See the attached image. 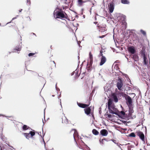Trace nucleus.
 Returning a JSON list of instances; mask_svg holds the SVG:
<instances>
[{"label": "nucleus", "mask_w": 150, "mask_h": 150, "mask_svg": "<svg viewBox=\"0 0 150 150\" xmlns=\"http://www.w3.org/2000/svg\"><path fill=\"white\" fill-rule=\"evenodd\" d=\"M53 14L54 18H66L67 16L66 14L61 9L57 8L54 11Z\"/></svg>", "instance_id": "nucleus-1"}, {"label": "nucleus", "mask_w": 150, "mask_h": 150, "mask_svg": "<svg viewBox=\"0 0 150 150\" xmlns=\"http://www.w3.org/2000/svg\"><path fill=\"white\" fill-rule=\"evenodd\" d=\"M125 99L126 100L127 104L129 108L132 106V101L131 98L129 96L125 95Z\"/></svg>", "instance_id": "nucleus-2"}, {"label": "nucleus", "mask_w": 150, "mask_h": 150, "mask_svg": "<svg viewBox=\"0 0 150 150\" xmlns=\"http://www.w3.org/2000/svg\"><path fill=\"white\" fill-rule=\"evenodd\" d=\"M123 84L122 81L120 79H119L117 83V86L118 90H121V88L122 87Z\"/></svg>", "instance_id": "nucleus-3"}, {"label": "nucleus", "mask_w": 150, "mask_h": 150, "mask_svg": "<svg viewBox=\"0 0 150 150\" xmlns=\"http://www.w3.org/2000/svg\"><path fill=\"white\" fill-rule=\"evenodd\" d=\"M137 134L143 141H144V136L142 132H139L137 133Z\"/></svg>", "instance_id": "nucleus-4"}, {"label": "nucleus", "mask_w": 150, "mask_h": 150, "mask_svg": "<svg viewBox=\"0 0 150 150\" xmlns=\"http://www.w3.org/2000/svg\"><path fill=\"white\" fill-rule=\"evenodd\" d=\"M106 61V57L104 56H102L100 58V66L104 64Z\"/></svg>", "instance_id": "nucleus-5"}, {"label": "nucleus", "mask_w": 150, "mask_h": 150, "mask_svg": "<svg viewBox=\"0 0 150 150\" xmlns=\"http://www.w3.org/2000/svg\"><path fill=\"white\" fill-rule=\"evenodd\" d=\"M114 8V4L112 2L110 4V6L109 8V11L110 13H112Z\"/></svg>", "instance_id": "nucleus-6"}, {"label": "nucleus", "mask_w": 150, "mask_h": 150, "mask_svg": "<svg viewBox=\"0 0 150 150\" xmlns=\"http://www.w3.org/2000/svg\"><path fill=\"white\" fill-rule=\"evenodd\" d=\"M71 133L73 134V136L75 140V137H76L78 136V133L77 131L74 129H73L71 130Z\"/></svg>", "instance_id": "nucleus-7"}, {"label": "nucleus", "mask_w": 150, "mask_h": 150, "mask_svg": "<svg viewBox=\"0 0 150 150\" xmlns=\"http://www.w3.org/2000/svg\"><path fill=\"white\" fill-rule=\"evenodd\" d=\"M89 64L91 66L93 63V57L91 52L89 53Z\"/></svg>", "instance_id": "nucleus-8"}, {"label": "nucleus", "mask_w": 150, "mask_h": 150, "mask_svg": "<svg viewBox=\"0 0 150 150\" xmlns=\"http://www.w3.org/2000/svg\"><path fill=\"white\" fill-rule=\"evenodd\" d=\"M100 133L103 136H106L108 134V132L106 130L103 129L100 131Z\"/></svg>", "instance_id": "nucleus-9"}, {"label": "nucleus", "mask_w": 150, "mask_h": 150, "mask_svg": "<svg viewBox=\"0 0 150 150\" xmlns=\"http://www.w3.org/2000/svg\"><path fill=\"white\" fill-rule=\"evenodd\" d=\"M21 49V45H19L18 46H17L16 47L15 49L13 50V52H16V51L17 52H19L20 51Z\"/></svg>", "instance_id": "nucleus-10"}, {"label": "nucleus", "mask_w": 150, "mask_h": 150, "mask_svg": "<svg viewBox=\"0 0 150 150\" xmlns=\"http://www.w3.org/2000/svg\"><path fill=\"white\" fill-rule=\"evenodd\" d=\"M0 150H8V146L6 144H3L0 145Z\"/></svg>", "instance_id": "nucleus-11"}, {"label": "nucleus", "mask_w": 150, "mask_h": 150, "mask_svg": "<svg viewBox=\"0 0 150 150\" xmlns=\"http://www.w3.org/2000/svg\"><path fill=\"white\" fill-rule=\"evenodd\" d=\"M128 50L129 52L132 54H134L135 52V50L134 47L132 46L129 47L128 48Z\"/></svg>", "instance_id": "nucleus-12"}, {"label": "nucleus", "mask_w": 150, "mask_h": 150, "mask_svg": "<svg viewBox=\"0 0 150 150\" xmlns=\"http://www.w3.org/2000/svg\"><path fill=\"white\" fill-rule=\"evenodd\" d=\"M78 105L80 107L85 108L88 107L89 105H86L85 104H83L81 103H77Z\"/></svg>", "instance_id": "nucleus-13"}, {"label": "nucleus", "mask_w": 150, "mask_h": 150, "mask_svg": "<svg viewBox=\"0 0 150 150\" xmlns=\"http://www.w3.org/2000/svg\"><path fill=\"white\" fill-rule=\"evenodd\" d=\"M85 113L87 115H88L90 113L91 109L89 107L86 108L84 109Z\"/></svg>", "instance_id": "nucleus-14"}, {"label": "nucleus", "mask_w": 150, "mask_h": 150, "mask_svg": "<svg viewBox=\"0 0 150 150\" xmlns=\"http://www.w3.org/2000/svg\"><path fill=\"white\" fill-rule=\"evenodd\" d=\"M113 105L112 100L110 99H109L108 103V108H110V106Z\"/></svg>", "instance_id": "nucleus-15"}, {"label": "nucleus", "mask_w": 150, "mask_h": 150, "mask_svg": "<svg viewBox=\"0 0 150 150\" xmlns=\"http://www.w3.org/2000/svg\"><path fill=\"white\" fill-rule=\"evenodd\" d=\"M108 109L109 110V112L110 113L115 114L120 116V115L118 114L116 112H114L113 110H112L111 109H110V108H108Z\"/></svg>", "instance_id": "nucleus-16"}, {"label": "nucleus", "mask_w": 150, "mask_h": 150, "mask_svg": "<svg viewBox=\"0 0 150 150\" xmlns=\"http://www.w3.org/2000/svg\"><path fill=\"white\" fill-rule=\"evenodd\" d=\"M100 31L101 32H104L107 30V28L105 26L100 27L99 28Z\"/></svg>", "instance_id": "nucleus-17"}, {"label": "nucleus", "mask_w": 150, "mask_h": 150, "mask_svg": "<svg viewBox=\"0 0 150 150\" xmlns=\"http://www.w3.org/2000/svg\"><path fill=\"white\" fill-rule=\"evenodd\" d=\"M121 3L124 4H129V2L127 0H121Z\"/></svg>", "instance_id": "nucleus-18"}, {"label": "nucleus", "mask_w": 150, "mask_h": 150, "mask_svg": "<svg viewBox=\"0 0 150 150\" xmlns=\"http://www.w3.org/2000/svg\"><path fill=\"white\" fill-rule=\"evenodd\" d=\"M144 62L145 65L146 64L148 63V60L147 58L145 57V55L143 56Z\"/></svg>", "instance_id": "nucleus-19"}, {"label": "nucleus", "mask_w": 150, "mask_h": 150, "mask_svg": "<svg viewBox=\"0 0 150 150\" xmlns=\"http://www.w3.org/2000/svg\"><path fill=\"white\" fill-rule=\"evenodd\" d=\"M85 1H83L82 0H78V5L79 6H81L83 3L85 2Z\"/></svg>", "instance_id": "nucleus-20"}, {"label": "nucleus", "mask_w": 150, "mask_h": 150, "mask_svg": "<svg viewBox=\"0 0 150 150\" xmlns=\"http://www.w3.org/2000/svg\"><path fill=\"white\" fill-rule=\"evenodd\" d=\"M93 133L95 135H97L98 134V132L96 129H93L92 130Z\"/></svg>", "instance_id": "nucleus-21"}, {"label": "nucleus", "mask_w": 150, "mask_h": 150, "mask_svg": "<svg viewBox=\"0 0 150 150\" xmlns=\"http://www.w3.org/2000/svg\"><path fill=\"white\" fill-rule=\"evenodd\" d=\"M24 135L26 137V138L28 139L30 137V134L29 133H24Z\"/></svg>", "instance_id": "nucleus-22"}, {"label": "nucleus", "mask_w": 150, "mask_h": 150, "mask_svg": "<svg viewBox=\"0 0 150 150\" xmlns=\"http://www.w3.org/2000/svg\"><path fill=\"white\" fill-rule=\"evenodd\" d=\"M105 140V139H100L99 140V142L100 143V144L101 146H103L104 144V143L103 142V140Z\"/></svg>", "instance_id": "nucleus-23"}, {"label": "nucleus", "mask_w": 150, "mask_h": 150, "mask_svg": "<svg viewBox=\"0 0 150 150\" xmlns=\"http://www.w3.org/2000/svg\"><path fill=\"white\" fill-rule=\"evenodd\" d=\"M133 58L135 61H137L138 59V56L136 55H134L133 56Z\"/></svg>", "instance_id": "nucleus-24"}, {"label": "nucleus", "mask_w": 150, "mask_h": 150, "mask_svg": "<svg viewBox=\"0 0 150 150\" xmlns=\"http://www.w3.org/2000/svg\"><path fill=\"white\" fill-rule=\"evenodd\" d=\"M113 99L115 102H118V99L117 97L116 96H113Z\"/></svg>", "instance_id": "nucleus-25"}, {"label": "nucleus", "mask_w": 150, "mask_h": 150, "mask_svg": "<svg viewBox=\"0 0 150 150\" xmlns=\"http://www.w3.org/2000/svg\"><path fill=\"white\" fill-rule=\"evenodd\" d=\"M28 127L25 125H24L23 127V129L24 130H26L28 129Z\"/></svg>", "instance_id": "nucleus-26"}, {"label": "nucleus", "mask_w": 150, "mask_h": 150, "mask_svg": "<svg viewBox=\"0 0 150 150\" xmlns=\"http://www.w3.org/2000/svg\"><path fill=\"white\" fill-rule=\"evenodd\" d=\"M29 133L30 134L31 137H33L35 135V133L34 132L30 131Z\"/></svg>", "instance_id": "nucleus-27"}, {"label": "nucleus", "mask_w": 150, "mask_h": 150, "mask_svg": "<svg viewBox=\"0 0 150 150\" xmlns=\"http://www.w3.org/2000/svg\"><path fill=\"white\" fill-rule=\"evenodd\" d=\"M123 75L127 79V80H130V79L129 78L128 76L125 74H123Z\"/></svg>", "instance_id": "nucleus-28"}, {"label": "nucleus", "mask_w": 150, "mask_h": 150, "mask_svg": "<svg viewBox=\"0 0 150 150\" xmlns=\"http://www.w3.org/2000/svg\"><path fill=\"white\" fill-rule=\"evenodd\" d=\"M129 136L131 137H135V135L134 133L133 132L129 134Z\"/></svg>", "instance_id": "nucleus-29"}, {"label": "nucleus", "mask_w": 150, "mask_h": 150, "mask_svg": "<svg viewBox=\"0 0 150 150\" xmlns=\"http://www.w3.org/2000/svg\"><path fill=\"white\" fill-rule=\"evenodd\" d=\"M141 32L144 35H145L146 34V32L145 31L142 30H140Z\"/></svg>", "instance_id": "nucleus-30"}, {"label": "nucleus", "mask_w": 150, "mask_h": 150, "mask_svg": "<svg viewBox=\"0 0 150 150\" xmlns=\"http://www.w3.org/2000/svg\"><path fill=\"white\" fill-rule=\"evenodd\" d=\"M110 109H111L113 110H114L115 109L113 105L110 106Z\"/></svg>", "instance_id": "nucleus-31"}, {"label": "nucleus", "mask_w": 150, "mask_h": 150, "mask_svg": "<svg viewBox=\"0 0 150 150\" xmlns=\"http://www.w3.org/2000/svg\"><path fill=\"white\" fill-rule=\"evenodd\" d=\"M35 54V53H30L28 54V55L29 57H30V56H33V55H34Z\"/></svg>", "instance_id": "nucleus-32"}, {"label": "nucleus", "mask_w": 150, "mask_h": 150, "mask_svg": "<svg viewBox=\"0 0 150 150\" xmlns=\"http://www.w3.org/2000/svg\"><path fill=\"white\" fill-rule=\"evenodd\" d=\"M27 4L28 5H30L31 4V2L30 0H27Z\"/></svg>", "instance_id": "nucleus-33"}, {"label": "nucleus", "mask_w": 150, "mask_h": 150, "mask_svg": "<svg viewBox=\"0 0 150 150\" xmlns=\"http://www.w3.org/2000/svg\"><path fill=\"white\" fill-rule=\"evenodd\" d=\"M129 95H131V96L132 97H133V98L135 96V94L134 93H129Z\"/></svg>", "instance_id": "nucleus-34"}, {"label": "nucleus", "mask_w": 150, "mask_h": 150, "mask_svg": "<svg viewBox=\"0 0 150 150\" xmlns=\"http://www.w3.org/2000/svg\"><path fill=\"white\" fill-rule=\"evenodd\" d=\"M120 113L121 115L123 116L125 114V113L124 111H122L120 112Z\"/></svg>", "instance_id": "nucleus-35"}, {"label": "nucleus", "mask_w": 150, "mask_h": 150, "mask_svg": "<svg viewBox=\"0 0 150 150\" xmlns=\"http://www.w3.org/2000/svg\"><path fill=\"white\" fill-rule=\"evenodd\" d=\"M104 91H105V92H106V91L108 92V91H107V87H106V86H105L104 87Z\"/></svg>", "instance_id": "nucleus-36"}, {"label": "nucleus", "mask_w": 150, "mask_h": 150, "mask_svg": "<svg viewBox=\"0 0 150 150\" xmlns=\"http://www.w3.org/2000/svg\"><path fill=\"white\" fill-rule=\"evenodd\" d=\"M102 56H103V52L101 51H100V54H99V56H101V57H102Z\"/></svg>", "instance_id": "nucleus-37"}, {"label": "nucleus", "mask_w": 150, "mask_h": 150, "mask_svg": "<svg viewBox=\"0 0 150 150\" xmlns=\"http://www.w3.org/2000/svg\"><path fill=\"white\" fill-rule=\"evenodd\" d=\"M42 138L43 139V142L44 144L45 147V141L44 140V139H43V137H42Z\"/></svg>", "instance_id": "nucleus-38"}, {"label": "nucleus", "mask_w": 150, "mask_h": 150, "mask_svg": "<svg viewBox=\"0 0 150 150\" xmlns=\"http://www.w3.org/2000/svg\"><path fill=\"white\" fill-rule=\"evenodd\" d=\"M34 35L35 36H36V35L34 33H31V34H30V35Z\"/></svg>", "instance_id": "nucleus-39"}, {"label": "nucleus", "mask_w": 150, "mask_h": 150, "mask_svg": "<svg viewBox=\"0 0 150 150\" xmlns=\"http://www.w3.org/2000/svg\"><path fill=\"white\" fill-rule=\"evenodd\" d=\"M104 37H105V35H102L101 36H99V37L100 38H104Z\"/></svg>", "instance_id": "nucleus-40"}, {"label": "nucleus", "mask_w": 150, "mask_h": 150, "mask_svg": "<svg viewBox=\"0 0 150 150\" xmlns=\"http://www.w3.org/2000/svg\"><path fill=\"white\" fill-rule=\"evenodd\" d=\"M108 116L109 117H111V115H110V114H109V115H108Z\"/></svg>", "instance_id": "nucleus-41"}, {"label": "nucleus", "mask_w": 150, "mask_h": 150, "mask_svg": "<svg viewBox=\"0 0 150 150\" xmlns=\"http://www.w3.org/2000/svg\"><path fill=\"white\" fill-rule=\"evenodd\" d=\"M85 146H86L87 147H88V149H89V150H90V148H89V147H88V146H87V145H86V144H85Z\"/></svg>", "instance_id": "nucleus-42"}, {"label": "nucleus", "mask_w": 150, "mask_h": 150, "mask_svg": "<svg viewBox=\"0 0 150 150\" xmlns=\"http://www.w3.org/2000/svg\"><path fill=\"white\" fill-rule=\"evenodd\" d=\"M66 122H65L66 123H67L68 122V120L67 119H66Z\"/></svg>", "instance_id": "nucleus-43"}, {"label": "nucleus", "mask_w": 150, "mask_h": 150, "mask_svg": "<svg viewBox=\"0 0 150 150\" xmlns=\"http://www.w3.org/2000/svg\"><path fill=\"white\" fill-rule=\"evenodd\" d=\"M16 17H15L14 18H12V20H13L15 19H16Z\"/></svg>", "instance_id": "nucleus-44"}, {"label": "nucleus", "mask_w": 150, "mask_h": 150, "mask_svg": "<svg viewBox=\"0 0 150 150\" xmlns=\"http://www.w3.org/2000/svg\"><path fill=\"white\" fill-rule=\"evenodd\" d=\"M149 90L148 91V90H147V91H146V93H147L148 92V93H149Z\"/></svg>", "instance_id": "nucleus-45"}, {"label": "nucleus", "mask_w": 150, "mask_h": 150, "mask_svg": "<svg viewBox=\"0 0 150 150\" xmlns=\"http://www.w3.org/2000/svg\"><path fill=\"white\" fill-rule=\"evenodd\" d=\"M5 117H12L11 116H5Z\"/></svg>", "instance_id": "nucleus-46"}, {"label": "nucleus", "mask_w": 150, "mask_h": 150, "mask_svg": "<svg viewBox=\"0 0 150 150\" xmlns=\"http://www.w3.org/2000/svg\"><path fill=\"white\" fill-rule=\"evenodd\" d=\"M97 23V22H94V23L95 24H96Z\"/></svg>", "instance_id": "nucleus-47"}, {"label": "nucleus", "mask_w": 150, "mask_h": 150, "mask_svg": "<svg viewBox=\"0 0 150 150\" xmlns=\"http://www.w3.org/2000/svg\"><path fill=\"white\" fill-rule=\"evenodd\" d=\"M60 101H61V99H60ZM60 105H61V107L62 108V104H61V101H60Z\"/></svg>", "instance_id": "nucleus-48"}, {"label": "nucleus", "mask_w": 150, "mask_h": 150, "mask_svg": "<svg viewBox=\"0 0 150 150\" xmlns=\"http://www.w3.org/2000/svg\"><path fill=\"white\" fill-rule=\"evenodd\" d=\"M0 116H5L4 115H0Z\"/></svg>", "instance_id": "nucleus-49"}, {"label": "nucleus", "mask_w": 150, "mask_h": 150, "mask_svg": "<svg viewBox=\"0 0 150 150\" xmlns=\"http://www.w3.org/2000/svg\"><path fill=\"white\" fill-rule=\"evenodd\" d=\"M11 22H8V23H6V25H7V24H8V23H11Z\"/></svg>", "instance_id": "nucleus-50"}, {"label": "nucleus", "mask_w": 150, "mask_h": 150, "mask_svg": "<svg viewBox=\"0 0 150 150\" xmlns=\"http://www.w3.org/2000/svg\"><path fill=\"white\" fill-rule=\"evenodd\" d=\"M22 9H21V10L19 11V12H21L22 11Z\"/></svg>", "instance_id": "nucleus-51"}, {"label": "nucleus", "mask_w": 150, "mask_h": 150, "mask_svg": "<svg viewBox=\"0 0 150 150\" xmlns=\"http://www.w3.org/2000/svg\"><path fill=\"white\" fill-rule=\"evenodd\" d=\"M115 140H113V142H115Z\"/></svg>", "instance_id": "nucleus-52"}, {"label": "nucleus", "mask_w": 150, "mask_h": 150, "mask_svg": "<svg viewBox=\"0 0 150 150\" xmlns=\"http://www.w3.org/2000/svg\"><path fill=\"white\" fill-rule=\"evenodd\" d=\"M10 146L12 148H13V147L12 146Z\"/></svg>", "instance_id": "nucleus-53"}, {"label": "nucleus", "mask_w": 150, "mask_h": 150, "mask_svg": "<svg viewBox=\"0 0 150 150\" xmlns=\"http://www.w3.org/2000/svg\"><path fill=\"white\" fill-rule=\"evenodd\" d=\"M57 84L56 85V88Z\"/></svg>", "instance_id": "nucleus-54"}, {"label": "nucleus", "mask_w": 150, "mask_h": 150, "mask_svg": "<svg viewBox=\"0 0 150 150\" xmlns=\"http://www.w3.org/2000/svg\"><path fill=\"white\" fill-rule=\"evenodd\" d=\"M119 146L120 148H121V147H120V146H119H119Z\"/></svg>", "instance_id": "nucleus-55"}, {"label": "nucleus", "mask_w": 150, "mask_h": 150, "mask_svg": "<svg viewBox=\"0 0 150 150\" xmlns=\"http://www.w3.org/2000/svg\"><path fill=\"white\" fill-rule=\"evenodd\" d=\"M53 62H54V64H55V62H54V61H53Z\"/></svg>", "instance_id": "nucleus-56"}, {"label": "nucleus", "mask_w": 150, "mask_h": 150, "mask_svg": "<svg viewBox=\"0 0 150 150\" xmlns=\"http://www.w3.org/2000/svg\"><path fill=\"white\" fill-rule=\"evenodd\" d=\"M150 60H149V63H150Z\"/></svg>", "instance_id": "nucleus-57"}, {"label": "nucleus", "mask_w": 150, "mask_h": 150, "mask_svg": "<svg viewBox=\"0 0 150 150\" xmlns=\"http://www.w3.org/2000/svg\"><path fill=\"white\" fill-rule=\"evenodd\" d=\"M87 149H88L89 150V149L87 147Z\"/></svg>", "instance_id": "nucleus-58"}, {"label": "nucleus", "mask_w": 150, "mask_h": 150, "mask_svg": "<svg viewBox=\"0 0 150 150\" xmlns=\"http://www.w3.org/2000/svg\"><path fill=\"white\" fill-rule=\"evenodd\" d=\"M149 110H150V107L149 108Z\"/></svg>", "instance_id": "nucleus-59"}, {"label": "nucleus", "mask_w": 150, "mask_h": 150, "mask_svg": "<svg viewBox=\"0 0 150 150\" xmlns=\"http://www.w3.org/2000/svg\"><path fill=\"white\" fill-rule=\"evenodd\" d=\"M93 5H94V4L93 3Z\"/></svg>", "instance_id": "nucleus-60"}, {"label": "nucleus", "mask_w": 150, "mask_h": 150, "mask_svg": "<svg viewBox=\"0 0 150 150\" xmlns=\"http://www.w3.org/2000/svg\"><path fill=\"white\" fill-rule=\"evenodd\" d=\"M52 96H54V95H52Z\"/></svg>", "instance_id": "nucleus-61"}, {"label": "nucleus", "mask_w": 150, "mask_h": 150, "mask_svg": "<svg viewBox=\"0 0 150 150\" xmlns=\"http://www.w3.org/2000/svg\"><path fill=\"white\" fill-rule=\"evenodd\" d=\"M146 83L147 84V85H148V84H147V83Z\"/></svg>", "instance_id": "nucleus-62"}, {"label": "nucleus", "mask_w": 150, "mask_h": 150, "mask_svg": "<svg viewBox=\"0 0 150 150\" xmlns=\"http://www.w3.org/2000/svg\"><path fill=\"white\" fill-rule=\"evenodd\" d=\"M42 122H43V123H44V122H43V120L42 121Z\"/></svg>", "instance_id": "nucleus-63"}, {"label": "nucleus", "mask_w": 150, "mask_h": 150, "mask_svg": "<svg viewBox=\"0 0 150 150\" xmlns=\"http://www.w3.org/2000/svg\"><path fill=\"white\" fill-rule=\"evenodd\" d=\"M58 90H59V89H58Z\"/></svg>", "instance_id": "nucleus-64"}]
</instances>
